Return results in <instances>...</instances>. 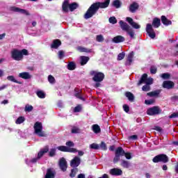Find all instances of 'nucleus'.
<instances>
[{
    "label": "nucleus",
    "instance_id": "nucleus-1",
    "mask_svg": "<svg viewBox=\"0 0 178 178\" xmlns=\"http://www.w3.org/2000/svg\"><path fill=\"white\" fill-rule=\"evenodd\" d=\"M111 3V0H105L103 2H95L92 3L84 15L85 19H91L99 9H106Z\"/></svg>",
    "mask_w": 178,
    "mask_h": 178
},
{
    "label": "nucleus",
    "instance_id": "nucleus-2",
    "mask_svg": "<svg viewBox=\"0 0 178 178\" xmlns=\"http://www.w3.org/2000/svg\"><path fill=\"white\" fill-rule=\"evenodd\" d=\"M120 26L123 31H126V33L128 34L129 36L132 40H134L136 38V33H134V31L129 26V24L122 20L120 21Z\"/></svg>",
    "mask_w": 178,
    "mask_h": 178
},
{
    "label": "nucleus",
    "instance_id": "nucleus-3",
    "mask_svg": "<svg viewBox=\"0 0 178 178\" xmlns=\"http://www.w3.org/2000/svg\"><path fill=\"white\" fill-rule=\"evenodd\" d=\"M78 8L79 4L77 3L69 4V0H65L62 5V9L64 13H67V12H69V9L70 12H73V10H76Z\"/></svg>",
    "mask_w": 178,
    "mask_h": 178
},
{
    "label": "nucleus",
    "instance_id": "nucleus-4",
    "mask_svg": "<svg viewBox=\"0 0 178 178\" xmlns=\"http://www.w3.org/2000/svg\"><path fill=\"white\" fill-rule=\"evenodd\" d=\"M33 129L35 130V134H37L39 137H45L46 134L45 132L42 131V124L41 122H35Z\"/></svg>",
    "mask_w": 178,
    "mask_h": 178
},
{
    "label": "nucleus",
    "instance_id": "nucleus-5",
    "mask_svg": "<svg viewBox=\"0 0 178 178\" xmlns=\"http://www.w3.org/2000/svg\"><path fill=\"white\" fill-rule=\"evenodd\" d=\"M90 74L94 76L92 78L93 81H96L97 83H99L104 80L105 78V75L102 72H98L97 71H91Z\"/></svg>",
    "mask_w": 178,
    "mask_h": 178
},
{
    "label": "nucleus",
    "instance_id": "nucleus-6",
    "mask_svg": "<svg viewBox=\"0 0 178 178\" xmlns=\"http://www.w3.org/2000/svg\"><path fill=\"white\" fill-rule=\"evenodd\" d=\"M11 58L14 60L20 61L23 60V55L22 51L17 49H13L11 51Z\"/></svg>",
    "mask_w": 178,
    "mask_h": 178
},
{
    "label": "nucleus",
    "instance_id": "nucleus-7",
    "mask_svg": "<svg viewBox=\"0 0 178 178\" xmlns=\"http://www.w3.org/2000/svg\"><path fill=\"white\" fill-rule=\"evenodd\" d=\"M148 74H143L140 78V80L138 83V86H141L143 83H145L147 86H151L152 83H154V79L152 78H147Z\"/></svg>",
    "mask_w": 178,
    "mask_h": 178
},
{
    "label": "nucleus",
    "instance_id": "nucleus-8",
    "mask_svg": "<svg viewBox=\"0 0 178 178\" xmlns=\"http://www.w3.org/2000/svg\"><path fill=\"white\" fill-rule=\"evenodd\" d=\"M48 151H49V147L48 146L44 147L38 152V158L33 159L29 161V163L26 161V163H28V165H30V163H35V162H37V161H38V159H40V158H41L44 155V154H47Z\"/></svg>",
    "mask_w": 178,
    "mask_h": 178
},
{
    "label": "nucleus",
    "instance_id": "nucleus-9",
    "mask_svg": "<svg viewBox=\"0 0 178 178\" xmlns=\"http://www.w3.org/2000/svg\"><path fill=\"white\" fill-rule=\"evenodd\" d=\"M147 113L149 116H154L155 115H160V113H162V109H161V108H159V106H153L152 108H149L147 111Z\"/></svg>",
    "mask_w": 178,
    "mask_h": 178
},
{
    "label": "nucleus",
    "instance_id": "nucleus-10",
    "mask_svg": "<svg viewBox=\"0 0 178 178\" xmlns=\"http://www.w3.org/2000/svg\"><path fill=\"white\" fill-rule=\"evenodd\" d=\"M153 162L154 163H157V162L166 163L167 162H169V158L165 154H159L153 159Z\"/></svg>",
    "mask_w": 178,
    "mask_h": 178
},
{
    "label": "nucleus",
    "instance_id": "nucleus-11",
    "mask_svg": "<svg viewBox=\"0 0 178 178\" xmlns=\"http://www.w3.org/2000/svg\"><path fill=\"white\" fill-rule=\"evenodd\" d=\"M11 12H17L18 13H22V15H26V16H30V13L25 9L19 8L17 7L12 6L10 8Z\"/></svg>",
    "mask_w": 178,
    "mask_h": 178
},
{
    "label": "nucleus",
    "instance_id": "nucleus-12",
    "mask_svg": "<svg viewBox=\"0 0 178 178\" xmlns=\"http://www.w3.org/2000/svg\"><path fill=\"white\" fill-rule=\"evenodd\" d=\"M146 31L149 35V37H150V38H152V40H154V38H155V32H154V29H152V25H151V24H147V26H146Z\"/></svg>",
    "mask_w": 178,
    "mask_h": 178
},
{
    "label": "nucleus",
    "instance_id": "nucleus-13",
    "mask_svg": "<svg viewBox=\"0 0 178 178\" xmlns=\"http://www.w3.org/2000/svg\"><path fill=\"white\" fill-rule=\"evenodd\" d=\"M58 165L60 166V169L63 172H66L67 169V161H66V159H65V158L63 157L60 159Z\"/></svg>",
    "mask_w": 178,
    "mask_h": 178
},
{
    "label": "nucleus",
    "instance_id": "nucleus-14",
    "mask_svg": "<svg viewBox=\"0 0 178 178\" xmlns=\"http://www.w3.org/2000/svg\"><path fill=\"white\" fill-rule=\"evenodd\" d=\"M57 149H58V151H62L63 152H74V153H76L77 152L76 149L69 148L66 146H58V147H57Z\"/></svg>",
    "mask_w": 178,
    "mask_h": 178
},
{
    "label": "nucleus",
    "instance_id": "nucleus-15",
    "mask_svg": "<svg viewBox=\"0 0 178 178\" xmlns=\"http://www.w3.org/2000/svg\"><path fill=\"white\" fill-rule=\"evenodd\" d=\"M127 22L129 23V24H130V26H131V27H133V29H136V30L138 29L141 28V26L138 24H137V22H134V21L133 20V19L130 17H127L126 18Z\"/></svg>",
    "mask_w": 178,
    "mask_h": 178
},
{
    "label": "nucleus",
    "instance_id": "nucleus-16",
    "mask_svg": "<svg viewBox=\"0 0 178 178\" xmlns=\"http://www.w3.org/2000/svg\"><path fill=\"white\" fill-rule=\"evenodd\" d=\"M81 163V159L79 156H75L70 162V166L72 168H77Z\"/></svg>",
    "mask_w": 178,
    "mask_h": 178
},
{
    "label": "nucleus",
    "instance_id": "nucleus-17",
    "mask_svg": "<svg viewBox=\"0 0 178 178\" xmlns=\"http://www.w3.org/2000/svg\"><path fill=\"white\" fill-rule=\"evenodd\" d=\"M175 87V83L172 81H165L163 82V88L167 90H172Z\"/></svg>",
    "mask_w": 178,
    "mask_h": 178
},
{
    "label": "nucleus",
    "instance_id": "nucleus-18",
    "mask_svg": "<svg viewBox=\"0 0 178 178\" xmlns=\"http://www.w3.org/2000/svg\"><path fill=\"white\" fill-rule=\"evenodd\" d=\"M109 173L112 176H122L123 171L119 168H113L110 170Z\"/></svg>",
    "mask_w": 178,
    "mask_h": 178
},
{
    "label": "nucleus",
    "instance_id": "nucleus-19",
    "mask_svg": "<svg viewBox=\"0 0 178 178\" xmlns=\"http://www.w3.org/2000/svg\"><path fill=\"white\" fill-rule=\"evenodd\" d=\"M124 37L122 35H117L114 37L112 40L113 42H115V44H119L120 42H124Z\"/></svg>",
    "mask_w": 178,
    "mask_h": 178
},
{
    "label": "nucleus",
    "instance_id": "nucleus-20",
    "mask_svg": "<svg viewBox=\"0 0 178 178\" xmlns=\"http://www.w3.org/2000/svg\"><path fill=\"white\" fill-rule=\"evenodd\" d=\"M55 177V171L52 168L47 169L46 175L44 178H54Z\"/></svg>",
    "mask_w": 178,
    "mask_h": 178
},
{
    "label": "nucleus",
    "instance_id": "nucleus-21",
    "mask_svg": "<svg viewBox=\"0 0 178 178\" xmlns=\"http://www.w3.org/2000/svg\"><path fill=\"white\" fill-rule=\"evenodd\" d=\"M138 3L134 2L129 6V12H131V13H134L138 10Z\"/></svg>",
    "mask_w": 178,
    "mask_h": 178
},
{
    "label": "nucleus",
    "instance_id": "nucleus-22",
    "mask_svg": "<svg viewBox=\"0 0 178 178\" xmlns=\"http://www.w3.org/2000/svg\"><path fill=\"white\" fill-rule=\"evenodd\" d=\"M19 77L24 79V80H29L31 79V75L29 72H22L19 74Z\"/></svg>",
    "mask_w": 178,
    "mask_h": 178
},
{
    "label": "nucleus",
    "instance_id": "nucleus-23",
    "mask_svg": "<svg viewBox=\"0 0 178 178\" xmlns=\"http://www.w3.org/2000/svg\"><path fill=\"white\" fill-rule=\"evenodd\" d=\"M90 60V58L86 56H82L80 57V63L81 66L86 65L87 62Z\"/></svg>",
    "mask_w": 178,
    "mask_h": 178
},
{
    "label": "nucleus",
    "instance_id": "nucleus-24",
    "mask_svg": "<svg viewBox=\"0 0 178 178\" xmlns=\"http://www.w3.org/2000/svg\"><path fill=\"white\" fill-rule=\"evenodd\" d=\"M124 150L122 147H118L115 149V155H118L119 156H124Z\"/></svg>",
    "mask_w": 178,
    "mask_h": 178
},
{
    "label": "nucleus",
    "instance_id": "nucleus-25",
    "mask_svg": "<svg viewBox=\"0 0 178 178\" xmlns=\"http://www.w3.org/2000/svg\"><path fill=\"white\" fill-rule=\"evenodd\" d=\"M161 22L165 26H169L172 24V21L168 19L165 15L161 16Z\"/></svg>",
    "mask_w": 178,
    "mask_h": 178
},
{
    "label": "nucleus",
    "instance_id": "nucleus-26",
    "mask_svg": "<svg viewBox=\"0 0 178 178\" xmlns=\"http://www.w3.org/2000/svg\"><path fill=\"white\" fill-rule=\"evenodd\" d=\"M152 26L155 29H158V27L161 26V19H159V18H154L152 22Z\"/></svg>",
    "mask_w": 178,
    "mask_h": 178
},
{
    "label": "nucleus",
    "instance_id": "nucleus-27",
    "mask_svg": "<svg viewBox=\"0 0 178 178\" xmlns=\"http://www.w3.org/2000/svg\"><path fill=\"white\" fill-rule=\"evenodd\" d=\"M134 56V52L132 51L129 54L126 65H131V63L133 62Z\"/></svg>",
    "mask_w": 178,
    "mask_h": 178
},
{
    "label": "nucleus",
    "instance_id": "nucleus-28",
    "mask_svg": "<svg viewBox=\"0 0 178 178\" xmlns=\"http://www.w3.org/2000/svg\"><path fill=\"white\" fill-rule=\"evenodd\" d=\"M161 94V90H154L150 92L147 93L148 97H158Z\"/></svg>",
    "mask_w": 178,
    "mask_h": 178
},
{
    "label": "nucleus",
    "instance_id": "nucleus-29",
    "mask_svg": "<svg viewBox=\"0 0 178 178\" xmlns=\"http://www.w3.org/2000/svg\"><path fill=\"white\" fill-rule=\"evenodd\" d=\"M130 162L126 160H121V166H122V168H125V169H129V168H130Z\"/></svg>",
    "mask_w": 178,
    "mask_h": 178
},
{
    "label": "nucleus",
    "instance_id": "nucleus-30",
    "mask_svg": "<svg viewBox=\"0 0 178 178\" xmlns=\"http://www.w3.org/2000/svg\"><path fill=\"white\" fill-rule=\"evenodd\" d=\"M62 43L59 41V40H55L51 44V48H54L55 49H58V47H60Z\"/></svg>",
    "mask_w": 178,
    "mask_h": 178
},
{
    "label": "nucleus",
    "instance_id": "nucleus-31",
    "mask_svg": "<svg viewBox=\"0 0 178 178\" xmlns=\"http://www.w3.org/2000/svg\"><path fill=\"white\" fill-rule=\"evenodd\" d=\"M7 80H8L9 81H13V83H17V84H22V82L16 80V79H15V76H7Z\"/></svg>",
    "mask_w": 178,
    "mask_h": 178
},
{
    "label": "nucleus",
    "instance_id": "nucleus-32",
    "mask_svg": "<svg viewBox=\"0 0 178 178\" xmlns=\"http://www.w3.org/2000/svg\"><path fill=\"white\" fill-rule=\"evenodd\" d=\"M125 96L128 98L129 101H134V95L130 92H127Z\"/></svg>",
    "mask_w": 178,
    "mask_h": 178
},
{
    "label": "nucleus",
    "instance_id": "nucleus-33",
    "mask_svg": "<svg viewBox=\"0 0 178 178\" xmlns=\"http://www.w3.org/2000/svg\"><path fill=\"white\" fill-rule=\"evenodd\" d=\"M68 70H74L76 69V64L74 62H70L67 65Z\"/></svg>",
    "mask_w": 178,
    "mask_h": 178
},
{
    "label": "nucleus",
    "instance_id": "nucleus-34",
    "mask_svg": "<svg viewBox=\"0 0 178 178\" xmlns=\"http://www.w3.org/2000/svg\"><path fill=\"white\" fill-rule=\"evenodd\" d=\"M113 6H115V8H116V9H119V8H120V6H122V3H120V1H119V0H115L113 2Z\"/></svg>",
    "mask_w": 178,
    "mask_h": 178
},
{
    "label": "nucleus",
    "instance_id": "nucleus-35",
    "mask_svg": "<svg viewBox=\"0 0 178 178\" xmlns=\"http://www.w3.org/2000/svg\"><path fill=\"white\" fill-rule=\"evenodd\" d=\"M160 77H161V79H163V80H169V79H170V74L163 73L160 74Z\"/></svg>",
    "mask_w": 178,
    "mask_h": 178
},
{
    "label": "nucleus",
    "instance_id": "nucleus-36",
    "mask_svg": "<svg viewBox=\"0 0 178 178\" xmlns=\"http://www.w3.org/2000/svg\"><path fill=\"white\" fill-rule=\"evenodd\" d=\"M92 130L94 133L97 134V133H99V131H101V128L98 126V124H94L92 125Z\"/></svg>",
    "mask_w": 178,
    "mask_h": 178
},
{
    "label": "nucleus",
    "instance_id": "nucleus-37",
    "mask_svg": "<svg viewBox=\"0 0 178 178\" xmlns=\"http://www.w3.org/2000/svg\"><path fill=\"white\" fill-rule=\"evenodd\" d=\"M36 95L39 98H45V92H44L42 90H38V92H36Z\"/></svg>",
    "mask_w": 178,
    "mask_h": 178
},
{
    "label": "nucleus",
    "instance_id": "nucleus-38",
    "mask_svg": "<svg viewBox=\"0 0 178 178\" xmlns=\"http://www.w3.org/2000/svg\"><path fill=\"white\" fill-rule=\"evenodd\" d=\"M24 120H26L24 117L21 116L17 119V120L15 121V123L16 124H22V123H23Z\"/></svg>",
    "mask_w": 178,
    "mask_h": 178
},
{
    "label": "nucleus",
    "instance_id": "nucleus-39",
    "mask_svg": "<svg viewBox=\"0 0 178 178\" xmlns=\"http://www.w3.org/2000/svg\"><path fill=\"white\" fill-rule=\"evenodd\" d=\"M78 50L80 52H87V53L91 52V49H87L86 47H78Z\"/></svg>",
    "mask_w": 178,
    "mask_h": 178
},
{
    "label": "nucleus",
    "instance_id": "nucleus-40",
    "mask_svg": "<svg viewBox=\"0 0 178 178\" xmlns=\"http://www.w3.org/2000/svg\"><path fill=\"white\" fill-rule=\"evenodd\" d=\"M108 22L111 24H116L118 23V19H116V17H111L108 19Z\"/></svg>",
    "mask_w": 178,
    "mask_h": 178
},
{
    "label": "nucleus",
    "instance_id": "nucleus-41",
    "mask_svg": "<svg viewBox=\"0 0 178 178\" xmlns=\"http://www.w3.org/2000/svg\"><path fill=\"white\" fill-rule=\"evenodd\" d=\"M90 149H99V145L97 143H92L90 145Z\"/></svg>",
    "mask_w": 178,
    "mask_h": 178
},
{
    "label": "nucleus",
    "instance_id": "nucleus-42",
    "mask_svg": "<svg viewBox=\"0 0 178 178\" xmlns=\"http://www.w3.org/2000/svg\"><path fill=\"white\" fill-rule=\"evenodd\" d=\"M71 133H72L73 134H76L77 133H80V129H79V127H73L72 128Z\"/></svg>",
    "mask_w": 178,
    "mask_h": 178
},
{
    "label": "nucleus",
    "instance_id": "nucleus-43",
    "mask_svg": "<svg viewBox=\"0 0 178 178\" xmlns=\"http://www.w3.org/2000/svg\"><path fill=\"white\" fill-rule=\"evenodd\" d=\"M79 172V170L77 168H74L71 170V173L70 174V176L71 177H74L76 176V174Z\"/></svg>",
    "mask_w": 178,
    "mask_h": 178
},
{
    "label": "nucleus",
    "instance_id": "nucleus-44",
    "mask_svg": "<svg viewBox=\"0 0 178 178\" xmlns=\"http://www.w3.org/2000/svg\"><path fill=\"white\" fill-rule=\"evenodd\" d=\"M96 40L97 42H102L104 41V35H98L96 36Z\"/></svg>",
    "mask_w": 178,
    "mask_h": 178
},
{
    "label": "nucleus",
    "instance_id": "nucleus-45",
    "mask_svg": "<svg viewBox=\"0 0 178 178\" xmlns=\"http://www.w3.org/2000/svg\"><path fill=\"white\" fill-rule=\"evenodd\" d=\"M24 111L25 112H31V111H33V106H30L29 104L26 105Z\"/></svg>",
    "mask_w": 178,
    "mask_h": 178
},
{
    "label": "nucleus",
    "instance_id": "nucleus-46",
    "mask_svg": "<svg viewBox=\"0 0 178 178\" xmlns=\"http://www.w3.org/2000/svg\"><path fill=\"white\" fill-rule=\"evenodd\" d=\"M48 81L51 84H54L55 83V78L52 75H49Z\"/></svg>",
    "mask_w": 178,
    "mask_h": 178
},
{
    "label": "nucleus",
    "instance_id": "nucleus-47",
    "mask_svg": "<svg viewBox=\"0 0 178 178\" xmlns=\"http://www.w3.org/2000/svg\"><path fill=\"white\" fill-rule=\"evenodd\" d=\"M142 90H143V91L148 92L151 90V87L149 86V85L146 84L143 86Z\"/></svg>",
    "mask_w": 178,
    "mask_h": 178
},
{
    "label": "nucleus",
    "instance_id": "nucleus-48",
    "mask_svg": "<svg viewBox=\"0 0 178 178\" xmlns=\"http://www.w3.org/2000/svg\"><path fill=\"white\" fill-rule=\"evenodd\" d=\"M99 148H101L103 151H106V149H108V147H106V144L104 143V142L101 143Z\"/></svg>",
    "mask_w": 178,
    "mask_h": 178
},
{
    "label": "nucleus",
    "instance_id": "nucleus-49",
    "mask_svg": "<svg viewBox=\"0 0 178 178\" xmlns=\"http://www.w3.org/2000/svg\"><path fill=\"white\" fill-rule=\"evenodd\" d=\"M125 55L126 54H124V52L119 54L118 56V60H122L124 59Z\"/></svg>",
    "mask_w": 178,
    "mask_h": 178
},
{
    "label": "nucleus",
    "instance_id": "nucleus-50",
    "mask_svg": "<svg viewBox=\"0 0 178 178\" xmlns=\"http://www.w3.org/2000/svg\"><path fill=\"white\" fill-rule=\"evenodd\" d=\"M56 154V149H51L49 152V156H55Z\"/></svg>",
    "mask_w": 178,
    "mask_h": 178
},
{
    "label": "nucleus",
    "instance_id": "nucleus-51",
    "mask_svg": "<svg viewBox=\"0 0 178 178\" xmlns=\"http://www.w3.org/2000/svg\"><path fill=\"white\" fill-rule=\"evenodd\" d=\"M155 102L154 99H149V100H145V104L146 105H152Z\"/></svg>",
    "mask_w": 178,
    "mask_h": 178
},
{
    "label": "nucleus",
    "instance_id": "nucleus-52",
    "mask_svg": "<svg viewBox=\"0 0 178 178\" xmlns=\"http://www.w3.org/2000/svg\"><path fill=\"white\" fill-rule=\"evenodd\" d=\"M124 155L125 156L126 159H131L133 156L130 152H124Z\"/></svg>",
    "mask_w": 178,
    "mask_h": 178
},
{
    "label": "nucleus",
    "instance_id": "nucleus-53",
    "mask_svg": "<svg viewBox=\"0 0 178 178\" xmlns=\"http://www.w3.org/2000/svg\"><path fill=\"white\" fill-rule=\"evenodd\" d=\"M120 161V156L115 154L114 159H113V162L114 163H118Z\"/></svg>",
    "mask_w": 178,
    "mask_h": 178
},
{
    "label": "nucleus",
    "instance_id": "nucleus-54",
    "mask_svg": "<svg viewBox=\"0 0 178 178\" xmlns=\"http://www.w3.org/2000/svg\"><path fill=\"white\" fill-rule=\"evenodd\" d=\"M65 56V51L60 50L58 51V58L59 59H63V58Z\"/></svg>",
    "mask_w": 178,
    "mask_h": 178
},
{
    "label": "nucleus",
    "instance_id": "nucleus-55",
    "mask_svg": "<svg viewBox=\"0 0 178 178\" xmlns=\"http://www.w3.org/2000/svg\"><path fill=\"white\" fill-rule=\"evenodd\" d=\"M123 109H124V112L128 113V112H129V111H130V107H129V106H127V104H124Z\"/></svg>",
    "mask_w": 178,
    "mask_h": 178
},
{
    "label": "nucleus",
    "instance_id": "nucleus-56",
    "mask_svg": "<svg viewBox=\"0 0 178 178\" xmlns=\"http://www.w3.org/2000/svg\"><path fill=\"white\" fill-rule=\"evenodd\" d=\"M156 71H157L156 67H151V68H150V73L152 74H155L156 73Z\"/></svg>",
    "mask_w": 178,
    "mask_h": 178
},
{
    "label": "nucleus",
    "instance_id": "nucleus-57",
    "mask_svg": "<svg viewBox=\"0 0 178 178\" xmlns=\"http://www.w3.org/2000/svg\"><path fill=\"white\" fill-rule=\"evenodd\" d=\"M20 52H21L22 56H23V55H26V56L29 55V51H27V49H26L21 50Z\"/></svg>",
    "mask_w": 178,
    "mask_h": 178
},
{
    "label": "nucleus",
    "instance_id": "nucleus-58",
    "mask_svg": "<svg viewBox=\"0 0 178 178\" xmlns=\"http://www.w3.org/2000/svg\"><path fill=\"white\" fill-rule=\"evenodd\" d=\"M80 111H81V106H76L74 108V112L76 113V112H80Z\"/></svg>",
    "mask_w": 178,
    "mask_h": 178
},
{
    "label": "nucleus",
    "instance_id": "nucleus-59",
    "mask_svg": "<svg viewBox=\"0 0 178 178\" xmlns=\"http://www.w3.org/2000/svg\"><path fill=\"white\" fill-rule=\"evenodd\" d=\"M67 147H74V143L72 141H68L65 143Z\"/></svg>",
    "mask_w": 178,
    "mask_h": 178
},
{
    "label": "nucleus",
    "instance_id": "nucleus-60",
    "mask_svg": "<svg viewBox=\"0 0 178 178\" xmlns=\"http://www.w3.org/2000/svg\"><path fill=\"white\" fill-rule=\"evenodd\" d=\"M173 118H178V112L173 113L171 115H170V119H173Z\"/></svg>",
    "mask_w": 178,
    "mask_h": 178
},
{
    "label": "nucleus",
    "instance_id": "nucleus-61",
    "mask_svg": "<svg viewBox=\"0 0 178 178\" xmlns=\"http://www.w3.org/2000/svg\"><path fill=\"white\" fill-rule=\"evenodd\" d=\"M75 97H76V98H79V99H81L82 101H84V98H83V97H81V95H80V93H76V94H75Z\"/></svg>",
    "mask_w": 178,
    "mask_h": 178
},
{
    "label": "nucleus",
    "instance_id": "nucleus-62",
    "mask_svg": "<svg viewBox=\"0 0 178 178\" xmlns=\"http://www.w3.org/2000/svg\"><path fill=\"white\" fill-rule=\"evenodd\" d=\"M137 138H138L137 135H133L129 137V140H137Z\"/></svg>",
    "mask_w": 178,
    "mask_h": 178
},
{
    "label": "nucleus",
    "instance_id": "nucleus-63",
    "mask_svg": "<svg viewBox=\"0 0 178 178\" xmlns=\"http://www.w3.org/2000/svg\"><path fill=\"white\" fill-rule=\"evenodd\" d=\"M76 152H78V155L79 156H83V155H84V152H83V151L77 150Z\"/></svg>",
    "mask_w": 178,
    "mask_h": 178
},
{
    "label": "nucleus",
    "instance_id": "nucleus-64",
    "mask_svg": "<svg viewBox=\"0 0 178 178\" xmlns=\"http://www.w3.org/2000/svg\"><path fill=\"white\" fill-rule=\"evenodd\" d=\"M78 178H86V175H84V174H79L78 175Z\"/></svg>",
    "mask_w": 178,
    "mask_h": 178
}]
</instances>
